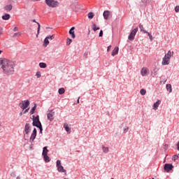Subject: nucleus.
Wrapping results in <instances>:
<instances>
[{
    "instance_id": "obj_1",
    "label": "nucleus",
    "mask_w": 179,
    "mask_h": 179,
    "mask_svg": "<svg viewBox=\"0 0 179 179\" xmlns=\"http://www.w3.org/2000/svg\"><path fill=\"white\" fill-rule=\"evenodd\" d=\"M1 69H3L6 75H12L15 72V66L16 64L13 61L9 60L8 59H3L1 60Z\"/></svg>"
},
{
    "instance_id": "obj_2",
    "label": "nucleus",
    "mask_w": 179,
    "mask_h": 179,
    "mask_svg": "<svg viewBox=\"0 0 179 179\" xmlns=\"http://www.w3.org/2000/svg\"><path fill=\"white\" fill-rule=\"evenodd\" d=\"M174 52L169 50L167 54L165 55L164 57L162 59V65H169L170 64V59L171 57H173Z\"/></svg>"
},
{
    "instance_id": "obj_3",
    "label": "nucleus",
    "mask_w": 179,
    "mask_h": 179,
    "mask_svg": "<svg viewBox=\"0 0 179 179\" xmlns=\"http://www.w3.org/2000/svg\"><path fill=\"white\" fill-rule=\"evenodd\" d=\"M33 117V126L36 127L37 128H39L40 132H43V127L41 126V122H40V117L38 115H36V117L34 115Z\"/></svg>"
},
{
    "instance_id": "obj_4",
    "label": "nucleus",
    "mask_w": 179,
    "mask_h": 179,
    "mask_svg": "<svg viewBox=\"0 0 179 179\" xmlns=\"http://www.w3.org/2000/svg\"><path fill=\"white\" fill-rule=\"evenodd\" d=\"M19 106L22 110H26V108H30V101L29 100L22 101Z\"/></svg>"
},
{
    "instance_id": "obj_5",
    "label": "nucleus",
    "mask_w": 179,
    "mask_h": 179,
    "mask_svg": "<svg viewBox=\"0 0 179 179\" xmlns=\"http://www.w3.org/2000/svg\"><path fill=\"white\" fill-rule=\"evenodd\" d=\"M45 2L46 5H48V6H50V8H57V6H58L59 5L58 1L55 0H45Z\"/></svg>"
},
{
    "instance_id": "obj_6",
    "label": "nucleus",
    "mask_w": 179,
    "mask_h": 179,
    "mask_svg": "<svg viewBox=\"0 0 179 179\" xmlns=\"http://www.w3.org/2000/svg\"><path fill=\"white\" fill-rule=\"evenodd\" d=\"M136 33H138V27L135 28L131 31L130 34L128 36V39L132 41V40H134L135 36H136Z\"/></svg>"
},
{
    "instance_id": "obj_7",
    "label": "nucleus",
    "mask_w": 179,
    "mask_h": 179,
    "mask_svg": "<svg viewBox=\"0 0 179 179\" xmlns=\"http://www.w3.org/2000/svg\"><path fill=\"white\" fill-rule=\"evenodd\" d=\"M36 136H37V129H34L33 132L29 138V142H31V143H33V142H34V139H36Z\"/></svg>"
},
{
    "instance_id": "obj_8",
    "label": "nucleus",
    "mask_w": 179,
    "mask_h": 179,
    "mask_svg": "<svg viewBox=\"0 0 179 179\" xmlns=\"http://www.w3.org/2000/svg\"><path fill=\"white\" fill-rule=\"evenodd\" d=\"M165 171L169 173V171H171V170H173L174 169V166H173V164H166L164 167Z\"/></svg>"
},
{
    "instance_id": "obj_9",
    "label": "nucleus",
    "mask_w": 179,
    "mask_h": 179,
    "mask_svg": "<svg viewBox=\"0 0 179 179\" xmlns=\"http://www.w3.org/2000/svg\"><path fill=\"white\" fill-rule=\"evenodd\" d=\"M55 114V112H53L52 110H49L48 113V120H49V121H53L54 120V115Z\"/></svg>"
},
{
    "instance_id": "obj_10",
    "label": "nucleus",
    "mask_w": 179,
    "mask_h": 179,
    "mask_svg": "<svg viewBox=\"0 0 179 179\" xmlns=\"http://www.w3.org/2000/svg\"><path fill=\"white\" fill-rule=\"evenodd\" d=\"M149 73V69L146 67H143L141 71V75L143 76H146Z\"/></svg>"
},
{
    "instance_id": "obj_11",
    "label": "nucleus",
    "mask_w": 179,
    "mask_h": 179,
    "mask_svg": "<svg viewBox=\"0 0 179 179\" xmlns=\"http://www.w3.org/2000/svg\"><path fill=\"white\" fill-rule=\"evenodd\" d=\"M75 27H73L71 28V29L69 30V33L70 34V36H71V38H75L76 37V36L75 35Z\"/></svg>"
},
{
    "instance_id": "obj_12",
    "label": "nucleus",
    "mask_w": 179,
    "mask_h": 179,
    "mask_svg": "<svg viewBox=\"0 0 179 179\" xmlns=\"http://www.w3.org/2000/svg\"><path fill=\"white\" fill-rule=\"evenodd\" d=\"M24 131L27 135H29L30 133V124L27 123L24 127Z\"/></svg>"
},
{
    "instance_id": "obj_13",
    "label": "nucleus",
    "mask_w": 179,
    "mask_h": 179,
    "mask_svg": "<svg viewBox=\"0 0 179 179\" xmlns=\"http://www.w3.org/2000/svg\"><path fill=\"white\" fill-rule=\"evenodd\" d=\"M92 29L94 31H97V30H100V27L99 26H97V24L95 23H92Z\"/></svg>"
},
{
    "instance_id": "obj_14",
    "label": "nucleus",
    "mask_w": 179,
    "mask_h": 179,
    "mask_svg": "<svg viewBox=\"0 0 179 179\" xmlns=\"http://www.w3.org/2000/svg\"><path fill=\"white\" fill-rule=\"evenodd\" d=\"M162 103V101L158 100L156 103H154L153 106H152V109L153 110H157V108H159V106H160V103Z\"/></svg>"
},
{
    "instance_id": "obj_15",
    "label": "nucleus",
    "mask_w": 179,
    "mask_h": 179,
    "mask_svg": "<svg viewBox=\"0 0 179 179\" xmlns=\"http://www.w3.org/2000/svg\"><path fill=\"white\" fill-rule=\"evenodd\" d=\"M57 170L58 171H59V173H64L65 176H66V170L64 169V166H62V165L57 166Z\"/></svg>"
},
{
    "instance_id": "obj_16",
    "label": "nucleus",
    "mask_w": 179,
    "mask_h": 179,
    "mask_svg": "<svg viewBox=\"0 0 179 179\" xmlns=\"http://www.w3.org/2000/svg\"><path fill=\"white\" fill-rule=\"evenodd\" d=\"M118 50H119L118 47H115L112 51V53H111L112 57H115V55H117V54H118Z\"/></svg>"
},
{
    "instance_id": "obj_17",
    "label": "nucleus",
    "mask_w": 179,
    "mask_h": 179,
    "mask_svg": "<svg viewBox=\"0 0 179 179\" xmlns=\"http://www.w3.org/2000/svg\"><path fill=\"white\" fill-rule=\"evenodd\" d=\"M103 17L106 20H107L108 19V16H110V11L108 10H105L103 12Z\"/></svg>"
},
{
    "instance_id": "obj_18",
    "label": "nucleus",
    "mask_w": 179,
    "mask_h": 179,
    "mask_svg": "<svg viewBox=\"0 0 179 179\" xmlns=\"http://www.w3.org/2000/svg\"><path fill=\"white\" fill-rule=\"evenodd\" d=\"M64 129H66V132H68V134H71V128H69V126L68 125V124L65 123L64 124Z\"/></svg>"
},
{
    "instance_id": "obj_19",
    "label": "nucleus",
    "mask_w": 179,
    "mask_h": 179,
    "mask_svg": "<svg viewBox=\"0 0 179 179\" xmlns=\"http://www.w3.org/2000/svg\"><path fill=\"white\" fill-rule=\"evenodd\" d=\"M3 20H9L10 19V15L9 14H5L2 16Z\"/></svg>"
},
{
    "instance_id": "obj_20",
    "label": "nucleus",
    "mask_w": 179,
    "mask_h": 179,
    "mask_svg": "<svg viewBox=\"0 0 179 179\" xmlns=\"http://www.w3.org/2000/svg\"><path fill=\"white\" fill-rule=\"evenodd\" d=\"M49 44H50V41H48V38L46 37L44 39L43 45V47H47V45H48Z\"/></svg>"
},
{
    "instance_id": "obj_21",
    "label": "nucleus",
    "mask_w": 179,
    "mask_h": 179,
    "mask_svg": "<svg viewBox=\"0 0 179 179\" xmlns=\"http://www.w3.org/2000/svg\"><path fill=\"white\" fill-rule=\"evenodd\" d=\"M43 156H45L48 155V149H47V147H44L42 152Z\"/></svg>"
},
{
    "instance_id": "obj_22",
    "label": "nucleus",
    "mask_w": 179,
    "mask_h": 179,
    "mask_svg": "<svg viewBox=\"0 0 179 179\" xmlns=\"http://www.w3.org/2000/svg\"><path fill=\"white\" fill-rule=\"evenodd\" d=\"M139 29H140L141 31H143V33H148V31L144 29L143 25L142 24H139Z\"/></svg>"
},
{
    "instance_id": "obj_23",
    "label": "nucleus",
    "mask_w": 179,
    "mask_h": 179,
    "mask_svg": "<svg viewBox=\"0 0 179 179\" xmlns=\"http://www.w3.org/2000/svg\"><path fill=\"white\" fill-rule=\"evenodd\" d=\"M166 90L169 92V93H171V92H173V90L171 89V85L170 84L166 85Z\"/></svg>"
},
{
    "instance_id": "obj_24",
    "label": "nucleus",
    "mask_w": 179,
    "mask_h": 179,
    "mask_svg": "<svg viewBox=\"0 0 179 179\" xmlns=\"http://www.w3.org/2000/svg\"><path fill=\"white\" fill-rule=\"evenodd\" d=\"M38 25V30H37V34H36V37H38V34H40V29L41 27V25H40V23L36 22Z\"/></svg>"
},
{
    "instance_id": "obj_25",
    "label": "nucleus",
    "mask_w": 179,
    "mask_h": 179,
    "mask_svg": "<svg viewBox=\"0 0 179 179\" xmlns=\"http://www.w3.org/2000/svg\"><path fill=\"white\" fill-rule=\"evenodd\" d=\"M58 93L59 94H64V93H65V89L63 87L59 88L58 90Z\"/></svg>"
},
{
    "instance_id": "obj_26",
    "label": "nucleus",
    "mask_w": 179,
    "mask_h": 179,
    "mask_svg": "<svg viewBox=\"0 0 179 179\" xmlns=\"http://www.w3.org/2000/svg\"><path fill=\"white\" fill-rule=\"evenodd\" d=\"M6 10L10 11L12 10V5L9 4L5 6Z\"/></svg>"
},
{
    "instance_id": "obj_27",
    "label": "nucleus",
    "mask_w": 179,
    "mask_h": 179,
    "mask_svg": "<svg viewBox=\"0 0 179 179\" xmlns=\"http://www.w3.org/2000/svg\"><path fill=\"white\" fill-rule=\"evenodd\" d=\"M39 66L40 68H47V64L44 63V62H41L39 63Z\"/></svg>"
},
{
    "instance_id": "obj_28",
    "label": "nucleus",
    "mask_w": 179,
    "mask_h": 179,
    "mask_svg": "<svg viewBox=\"0 0 179 179\" xmlns=\"http://www.w3.org/2000/svg\"><path fill=\"white\" fill-rule=\"evenodd\" d=\"M43 156L45 162L46 163H48V162H50V157H48V155H43Z\"/></svg>"
},
{
    "instance_id": "obj_29",
    "label": "nucleus",
    "mask_w": 179,
    "mask_h": 179,
    "mask_svg": "<svg viewBox=\"0 0 179 179\" xmlns=\"http://www.w3.org/2000/svg\"><path fill=\"white\" fill-rule=\"evenodd\" d=\"M103 153H108V147L102 146Z\"/></svg>"
},
{
    "instance_id": "obj_30",
    "label": "nucleus",
    "mask_w": 179,
    "mask_h": 179,
    "mask_svg": "<svg viewBox=\"0 0 179 179\" xmlns=\"http://www.w3.org/2000/svg\"><path fill=\"white\" fill-rule=\"evenodd\" d=\"M94 17V13L90 12L88 13V19H93Z\"/></svg>"
},
{
    "instance_id": "obj_31",
    "label": "nucleus",
    "mask_w": 179,
    "mask_h": 179,
    "mask_svg": "<svg viewBox=\"0 0 179 179\" xmlns=\"http://www.w3.org/2000/svg\"><path fill=\"white\" fill-rule=\"evenodd\" d=\"M140 93L142 96H145L146 94V90L145 89H141Z\"/></svg>"
},
{
    "instance_id": "obj_32",
    "label": "nucleus",
    "mask_w": 179,
    "mask_h": 179,
    "mask_svg": "<svg viewBox=\"0 0 179 179\" xmlns=\"http://www.w3.org/2000/svg\"><path fill=\"white\" fill-rule=\"evenodd\" d=\"M71 43H72V39L67 38L66 39V45H70Z\"/></svg>"
},
{
    "instance_id": "obj_33",
    "label": "nucleus",
    "mask_w": 179,
    "mask_h": 179,
    "mask_svg": "<svg viewBox=\"0 0 179 179\" xmlns=\"http://www.w3.org/2000/svg\"><path fill=\"white\" fill-rule=\"evenodd\" d=\"M159 69H154V72H152V75H154V76H156V75H157V72H158Z\"/></svg>"
},
{
    "instance_id": "obj_34",
    "label": "nucleus",
    "mask_w": 179,
    "mask_h": 179,
    "mask_svg": "<svg viewBox=\"0 0 179 179\" xmlns=\"http://www.w3.org/2000/svg\"><path fill=\"white\" fill-rule=\"evenodd\" d=\"M147 34H148V37H149L150 41H153V38H153V36H152V34H151L150 33H149V32H148Z\"/></svg>"
},
{
    "instance_id": "obj_35",
    "label": "nucleus",
    "mask_w": 179,
    "mask_h": 179,
    "mask_svg": "<svg viewBox=\"0 0 179 179\" xmlns=\"http://www.w3.org/2000/svg\"><path fill=\"white\" fill-rule=\"evenodd\" d=\"M34 111H36V105L31 108V110L30 111V114L31 115L34 114Z\"/></svg>"
},
{
    "instance_id": "obj_36",
    "label": "nucleus",
    "mask_w": 179,
    "mask_h": 179,
    "mask_svg": "<svg viewBox=\"0 0 179 179\" xmlns=\"http://www.w3.org/2000/svg\"><path fill=\"white\" fill-rule=\"evenodd\" d=\"M73 6H76V8L75 9V10H78V9H80V6H79V4L78 3L73 5Z\"/></svg>"
},
{
    "instance_id": "obj_37",
    "label": "nucleus",
    "mask_w": 179,
    "mask_h": 179,
    "mask_svg": "<svg viewBox=\"0 0 179 179\" xmlns=\"http://www.w3.org/2000/svg\"><path fill=\"white\" fill-rule=\"evenodd\" d=\"M21 34H22V33H20V32L15 33L13 34V37H19V36H20Z\"/></svg>"
},
{
    "instance_id": "obj_38",
    "label": "nucleus",
    "mask_w": 179,
    "mask_h": 179,
    "mask_svg": "<svg viewBox=\"0 0 179 179\" xmlns=\"http://www.w3.org/2000/svg\"><path fill=\"white\" fill-rule=\"evenodd\" d=\"M36 78H41V73L40 71H37L36 73Z\"/></svg>"
},
{
    "instance_id": "obj_39",
    "label": "nucleus",
    "mask_w": 179,
    "mask_h": 179,
    "mask_svg": "<svg viewBox=\"0 0 179 179\" xmlns=\"http://www.w3.org/2000/svg\"><path fill=\"white\" fill-rule=\"evenodd\" d=\"M178 155H173L172 157V160H173L174 162L178 160Z\"/></svg>"
},
{
    "instance_id": "obj_40",
    "label": "nucleus",
    "mask_w": 179,
    "mask_h": 179,
    "mask_svg": "<svg viewBox=\"0 0 179 179\" xmlns=\"http://www.w3.org/2000/svg\"><path fill=\"white\" fill-rule=\"evenodd\" d=\"M56 166H57V167H59V166H62V165H61V160L58 159V160L57 161Z\"/></svg>"
},
{
    "instance_id": "obj_41",
    "label": "nucleus",
    "mask_w": 179,
    "mask_h": 179,
    "mask_svg": "<svg viewBox=\"0 0 179 179\" xmlns=\"http://www.w3.org/2000/svg\"><path fill=\"white\" fill-rule=\"evenodd\" d=\"M48 40H53L54 39V35L48 36L46 37Z\"/></svg>"
},
{
    "instance_id": "obj_42",
    "label": "nucleus",
    "mask_w": 179,
    "mask_h": 179,
    "mask_svg": "<svg viewBox=\"0 0 179 179\" xmlns=\"http://www.w3.org/2000/svg\"><path fill=\"white\" fill-rule=\"evenodd\" d=\"M175 11H176V13H178V12H179V6H176L175 7Z\"/></svg>"
},
{
    "instance_id": "obj_43",
    "label": "nucleus",
    "mask_w": 179,
    "mask_h": 179,
    "mask_svg": "<svg viewBox=\"0 0 179 179\" xmlns=\"http://www.w3.org/2000/svg\"><path fill=\"white\" fill-rule=\"evenodd\" d=\"M29 110H30V108H26L25 110L23 112V114H26V113H29Z\"/></svg>"
},
{
    "instance_id": "obj_44",
    "label": "nucleus",
    "mask_w": 179,
    "mask_h": 179,
    "mask_svg": "<svg viewBox=\"0 0 179 179\" xmlns=\"http://www.w3.org/2000/svg\"><path fill=\"white\" fill-rule=\"evenodd\" d=\"M99 37H103V30H101L99 32Z\"/></svg>"
},
{
    "instance_id": "obj_45",
    "label": "nucleus",
    "mask_w": 179,
    "mask_h": 179,
    "mask_svg": "<svg viewBox=\"0 0 179 179\" xmlns=\"http://www.w3.org/2000/svg\"><path fill=\"white\" fill-rule=\"evenodd\" d=\"M110 50H111V45H109V46L108 47V49H107L108 52H110Z\"/></svg>"
},
{
    "instance_id": "obj_46",
    "label": "nucleus",
    "mask_w": 179,
    "mask_h": 179,
    "mask_svg": "<svg viewBox=\"0 0 179 179\" xmlns=\"http://www.w3.org/2000/svg\"><path fill=\"white\" fill-rule=\"evenodd\" d=\"M17 30H18L17 27H14L13 31H17Z\"/></svg>"
},
{
    "instance_id": "obj_47",
    "label": "nucleus",
    "mask_w": 179,
    "mask_h": 179,
    "mask_svg": "<svg viewBox=\"0 0 179 179\" xmlns=\"http://www.w3.org/2000/svg\"><path fill=\"white\" fill-rule=\"evenodd\" d=\"M32 22H33L34 23H37V22L36 21V20H32Z\"/></svg>"
},
{
    "instance_id": "obj_48",
    "label": "nucleus",
    "mask_w": 179,
    "mask_h": 179,
    "mask_svg": "<svg viewBox=\"0 0 179 179\" xmlns=\"http://www.w3.org/2000/svg\"><path fill=\"white\" fill-rule=\"evenodd\" d=\"M22 115H23V113H20V117H22Z\"/></svg>"
},
{
    "instance_id": "obj_49",
    "label": "nucleus",
    "mask_w": 179,
    "mask_h": 179,
    "mask_svg": "<svg viewBox=\"0 0 179 179\" xmlns=\"http://www.w3.org/2000/svg\"><path fill=\"white\" fill-rule=\"evenodd\" d=\"M177 147H178V150H179V142L177 144Z\"/></svg>"
},
{
    "instance_id": "obj_50",
    "label": "nucleus",
    "mask_w": 179,
    "mask_h": 179,
    "mask_svg": "<svg viewBox=\"0 0 179 179\" xmlns=\"http://www.w3.org/2000/svg\"><path fill=\"white\" fill-rule=\"evenodd\" d=\"M80 97H78V100H77V103H79V100H80Z\"/></svg>"
},
{
    "instance_id": "obj_51",
    "label": "nucleus",
    "mask_w": 179,
    "mask_h": 179,
    "mask_svg": "<svg viewBox=\"0 0 179 179\" xmlns=\"http://www.w3.org/2000/svg\"><path fill=\"white\" fill-rule=\"evenodd\" d=\"M16 179H20V176H17Z\"/></svg>"
},
{
    "instance_id": "obj_52",
    "label": "nucleus",
    "mask_w": 179,
    "mask_h": 179,
    "mask_svg": "<svg viewBox=\"0 0 179 179\" xmlns=\"http://www.w3.org/2000/svg\"><path fill=\"white\" fill-rule=\"evenodd\" d=\"M2 54V50H0V55Z\"/></svg>"
},
{
    "instance_id": "obj_53",
    "label": "nucleus",
    "mask_w": 179,
    "mask_h": 179,
    "mask_svg": "<svg viewBox=\"0 0 179 179\" xmlns=\"http://www.w3.org/2000/svg\"><path fill=\"white\" fill-rule=\"evenodd\" d=\"M86 55H87V53H85V54H84V56H86Z\"/></svg>"
},
{
    "instance_id": "obj_54",
    "label": "nucleus",
    "mask_w": 179,
    "mask_h": 179,
    "mask_svg": "<svg viewBox=\"0 0 179 179\" xmlns=\"http://www.w3.org/2000/svg\"><path fill=\"white\" fill-rule=\"evenodd\" d=\"M143 1V2H145V0H142Z\"/></svg>"
},
{
    "instance_id": "obj_55",
    "label": "nucleus",
    "mask_w": 179,
    "mask_h": 179,
    "mask_svg": "<svg viewBox=\"0 0 179 179\" xmlns=\"http://www.w3.org/2000/svg\"><path fill=\"white\" fill-rule=\"evenodd\" d=\"M64 179H68V178H64Z\"/></svg>"
},
{
    "instance_id": "obj_56",
    "label": "nucleus",
    "mask_w": 179,
    "mask_h": 179,
    "mask_svg": "<svg viewBox=\"0 0 179 179\" xmlns=\"http://www.w3.org/2000/svg\"><path fill=\"white\" fill-rule=\"evenodd\" d=\"M0 34H1V29H0Z\"/></svg>"
},
{
    "instance_id": "obj_57",
    "label": "nucleus",
    "mask_w": 179,
    "mask_h": 179,
    "mask_svg": "<svg viewBox=\"0 0 179 179\" xmlns=\"http://www.w3.org/2000/svg\"><path fill=\"white\" fill-rule=\"evenodd\" d=\"M111 179H114V178H111Z\"/></svg>"
}]
</instances>
